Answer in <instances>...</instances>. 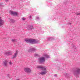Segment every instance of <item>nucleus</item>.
<instances>
[{
	"label": "nucleus",
	"mask_w": 80,
	"mask_h": 80,
	"mask_svg": "<svg viewBox=\"0 0 80 80\" xmlns=\"http://www.w3.org/2000/svg\"><path fill=\"white\" fill-rule=\"evenodd\" d=\"M37 68H41V69H42V71L40 72V75H45L47 73L48 71L46 70V68L45 67H43L42 66H38L36 67Z\"/></svg>",
	"instance_id": "nucleus-1"
},
{
	"label": "nucleus",
	"mask_w": 80,
	"mask_h": 80,
	"mask_svg": "<svg viewBox=\"0 0 80 80\" xmlns=\"http://www.w3.org/2000/svg\"><path fill=\"white\" fill-rule=\"evenodd\" d=\"M25 41L28 43L30 42V43L32 44H33V43H38L39 42L38 40L33 39H26L25 40Z\"/></svg>",
	"instance_id": "nucleus-2"
},
{
	"label": "nucleus",
	"mask_w": 80,
	"mask_h": 80,
	"mask_svg": "<svg viewBox=\"0 0 80 80\" xmlns=\"http://www.w3.org/2000/svg\"><path fill=\"white\" fill-rule=\"evenodd\" d=\"M2 65L4 67L8 66V61L7 60H4L2 62Z\"/></svg>",
	"instance_id": "nucleus-3"
},
{
	"label": "nucleus",
	"mask_w": 80,
	"mask_h": 80,
	"mask_svg": "<svg viewBox=\"0 0 80 80\" xmlns=\"http://www.w3.org/2000/svg\"><path fill=\"white\" fill-rule=\"evenodd\" d=\"M39 62L40 63H43L45 61V58L43 57H41L39 59Z\"/></svg>",
	"instance_id": "nucleus-4"
},
{
	"label": "nucleus",
	"mask_w": 80,
	"mask_h": 80,
	"mask_svg": "<svg viewBox=\"0 0 80 80\" xmlns=\"http://www.w3.org/2000/svg\"><path fill=\"white\" fill-rule=\"evenodd\" d=\"M24 70L25 72L27 73H31V69L30 68H26L24 69Z\"/></svg>",
	"instance_id": "nucleus-5"
},
{
	"label": "nucleus",
	"mask_w": 80,
	"mask_h": 80,
	"mask_svg": "<svg viewBox=\"0 0 80 80\" xmlns=\"http://www.w3.org/2000/svg\"><path fill=\"white\" fill-rule=\"evenodd\" d=\"M18 51L17 50L16 53H15L14 55H13V58H16V57H17V55H18Z\"/></svg>",
	"instance_id": "nucleus-6"
},
{
	"label": "nucleus",
	"mask_w": 80,
	"mask_h": 80,
	"mask_svg": "<svg viewBox=\"0 0 80 80\" xmlns=\"http://www.w3.org/2000/svg\"><path fill=\"white\" fill-rule=\"evenodd\" d=\"M10 13H11V14H12V15H16V16H17L18 14L17 12L10 11Z\"/></svg>",
	"instance_id": "nucleus-7"
},
{
	"label": "nucleus",
	"mask_w": 80,
	"mask_h": 80,
	"mask_svg": "<svg viewBox=\"0 0 80 80\" xmlns=\"http://www.w3.org/2000/svg\"><path fill=\"white\" fill-rule=\"evenodd\" d=\"M4 53L5 54V55H12V53L11 52H4Z\"/></svg>",
	"instance_id": "nucleus-8"
},
{
	"label": "nucleus",
	"mask_w": 80,
	"mask_h": 80,
	"mask_svg": "<svg viewBox=\"0 0 80 80\" xmlns=\"http://www.w3.org/2000/svg\"><path fill=\"white\" fill-rule=\"evenodd\" d=\"M3 23H4L3 21L2 20L1 18L0 17V26H2V25H3Z\"/></svg>",
	"instance_id": "nucleus-9"
},
{
	"label": "nucleus",
	"mask_w": 80,
	"mask_h": 80,
	"mask_svg": "<svg viewBox=\"0 0 80 80\" xmlns=\"http://www.w3.org/2000/svg\"><path fill=\"white\" fill-rule=\"evenodd\" d=\"M35 48H32L30 50H28V52H32V51H35Z\"/></svg>",
	"instance_id": "nucleus-10"
},
{
	"label": "nucleus",
	"mask_w": 80,
	"mask_h": 80,
	"mask_svg": "<svg viewBox=\"0 0 80 80\" xmlns=\"http://www.w3.org/2000/svg\"><path fill=\"white\" fill-rule=\"evenodd\" d=\"M29 29H30V30L33 29V27L31 25H29Z\"/></svg>",
	"instance_id": "nucleus-11"
},
{
	"label": "nucleus",
	"mask_w": 80,
	"mask_h": 80,
	"mask_svg": "<svg viewBox=\"0 0 80 80\" xmlns=\"http://www.w3.org/2000/svg\"><path fill=\"white\" fill-rule=\"evenodd\" d=\"M77 73H80V69H78L77 71Z\"/></svg>",
	"instance_id": "nucleus-12"
},
{
	"label": "nucleus",
	"mask_w": 80,
	"mask_h": 80,
	"mask_svg": "<svg viewBox=\"0 0 80 80\" xmlns=\"http://www.w3.org/2000/svg\"><path fill=\"white\" fill-rule=\"evenodd\" d=\"M44 56L47 58H49V56L47 55V54H45Z\"/></svg>",
	"instance_id": "nucleus-13"
},
{
	"label": "nucleus",
	"mask_w": 80,
	"mask_h": 80,
	"mask_svg": "<svg viewBox=\"0 0 80 80\" xmlns=\"http://www.w3.org/2000/svg\"><path fill=\"white\" fill-rule=\"evenodd\" d=\"M11 40L13 42H15V39H12Z\"/></svg>",
	"instance_id": "nucleus-14"
},
{
	"label": "nucleus",
	"mask_w": 80,
	"mask_h": 80,
	"mask_svg": "<svg viewBox=\"0 0 80 80\" xmlns=\"http://www.w3.org/2000/svg\"><path fill=\"white\" fill-rule=\"evenodd\" d=\"M12 23H14L15 22V20L12 19Z\"/></svg>",
	"instance_id": "nucleus-15"
},
{
	"label": "nucleus",
	"mask_w": 80,
	"mask_h": 80,
	"mask_svg": "<svg viewBox=\"0 0 80 80\" xmlns=\"http://www.w3.org/2000/svg\"><path fill=\"white\" fill-rule=\"evenodd\" d=\"M36 56H38V54H36L34 55V57H36Z\"/></svg>",
	"instance_id": "nucleus-16"
},
{
	"label": "nucleus",
	"mask_w": 80,
	"mask_h": 80,
	"mask_svg": "<svg viewBox=\"0 0 80 80\" xmlns=\"http://www.w3.org/2000/svg\"><path fill=\"white\" fill-rule=\"evenodd\" d=\"M25 18H22V20H25Z\"/></svg>",
	"instance_id": "nucleus-17"
},
{
	"label": "nucleus",
	"mask_w": 80,
	"mask_h": 80,
	"mask_svg": "<svg viewBox=\"0 0 80 80\" xmlns=\"http://www.w3.org/2000/svg\"><path fill=\"white\" fill-rule=\"evenodd\" d=\"M9 64H10V65H12V62H9Z\"/></svg>",
	"instance_id": "nucleus-18"
},
{
	"label": "nucleus",
	"mask_w": 80,
	"mask_h": 80,
	"mask_svg": "<svg viewBox=\"0 0 80 80\" xmlns=\"http://www.w3.org/2000/svg\"><path fill=\"white\" fill-rule=\"evenodd\" d=\"M77 15H80V13H77Z\"/></svg>",
	"instance_id": "nucleus-19"
},
{
	"label": "nucleus",
	"mask_w": 80,
	"mask_h": 80,
	"mask_svg": "<svg viewBox=\"0 0 80 80\" xmlns=\"http://www.w3.org/2000/svg\"><path fill=\"white\" fill-rule=\"evenodd\" d=\"M29 18H31V16H30L29 17Z\"/></svg>",
	"instance_id": "nucleus-20"
},
{
	"label": "nucleus",
	"mask_w": 80,
	"mask_h": 80,
	"mask_svg": "<svg viewBox=\"0 0 80 80\" xmlns=\"http://www.w3.org/2000/svg\"><path fill=\"white\" fill-rule=\"evenodd\" d=\"M37 19H39V18L38 17H37Z\"/></svg>",
	"instance_id": "nucleus-21"
},
{
	"label": "nucleus",
	"mask_w": 80,
	"mask_h": 80,
	"mask_svg": "<svg viewBox=\"0 0 80 80\" xmlns=\"http://www.w3.org/2000/svg\"><path fill=\"white\" fill-rule=\"evenodd\" d=\"M6 2H8V0H5Z\"/></svg>",
	"instance_id": "nucleus-22"
},
{
	"label": "nucleus",
	"mask_w": 80,
	"mask_h": 80,
	"mask_svg": "<svg viewBox=\"0 0 80 80\" xmlns=\"http://www.w3.org/2000/svg\"><path fill=\"white\" fill-rule=\"evenodd\" d=\"M16 80H20L19 79H17Z\"/></svg>",
	"instance_id": "nucleus-23"
}]
</instances>
